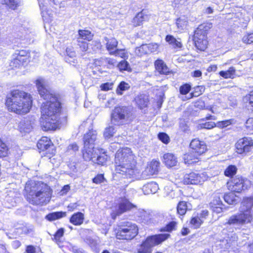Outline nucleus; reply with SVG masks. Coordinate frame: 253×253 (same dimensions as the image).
Segmentation results:
<instances>
[{
  "label": "nucleus",
  "mask_w": 253,
  "mask_h": 253,
  "mask_svg": "<svg viewBox=\"0 0 253 253\" xmlns=\"http://www.w3.org/2000/svg\"><path fill=\"white\" fill-rule=\"evenodd\" d=\"M36 248L33 246H27L26 249V253H36Z\"/></svg>",
  "instance_id": "774afa93"
},
{
  "label": "nucleus",
  "mask_w": 253,
  "mask_h": 253,
  "mask_svg": "<svg viewBox=\"0 0 253 253\" xmlns=\"http://www.w3.org/2000/svg\"><path fill=\"white\" fill-rule=\"evenodd\" d=\"M144 47H147L149 51L151 52H156L157 51L159 45L156 43H151L148 45H143Z\"/></svg>",
  "instance_id": "3c124183"
},
{
  "label": "nucleus",
  "mask_w": 253,
  "mask_h": 253,
  "mask_svg": "<svg viewBox=\"0 0 253 253\" xmlns=\"http://www.w3.org/2000/svg\"><path fill=\"white\" fill-rule=\"evenodd\" d=\"M190 147L192 151L200 155L203 154L206 150V145L204 142L198 139H194L190 143Z\"/></svg>",
  "instance_id": "ddd939ff"
},
{
  "label": "nucleus",
  "mask_w": 253,
  "mask_h": 253,
  "mask_svg": "<svg viewBox=\"0 0 253 253\" xmlns=\"http://www.w3.org/2000/svg\"><path fill=\"white\" fill-rule=\"evenodd\" d=\"M33 124L34 122L29 119H26L22 120L19 125L20 131L26 133L30 132L33 128Z\"/></svg>",
  "instance_id": "412c9836"
},
{
  "label": "nucleus",
  "mask_w": 253,
  "mask_h": 253,
  "mask_svg": "<svg viewBox=\"0 0 253 253\" xmlns=\"http://www.w3.org/2000/svg\"><path fill=\"white\" fill-rule=\"evenodd\" d=\"M28 57L29 56H21L17 55L15 57V61L16 62L19 61V62H21L23 65L24 63L27 62Z\"/></svg>",
  "instance_id": "680f3d73"
},
{
  "label": "nucleus",
  "mask_w": 253,
  "mask_h": 253,
  "mask_svg": "<svg viewBox=\"0 0 253 253\" xmlns=\"http://www.w3.org/2000/svg\"><path fill=\"white\" fill-rule=\"evenodd\" d=\"M8 147L0 138V157L6 156L8 154Z\"/></svg>",
  "instance_id": "58836bf2"
},
{
  "label": "nucleus",
  "mask_w": 253,
  "mask_h": 253,
  "mask_svg": "<svg viewBox=\"0 0 253 253\" xmlns=\"http://www.w3.org/2000/svg\"><path fill=\"white\" fill-rule=\"evenodd\" d=\"M224 199L227 203L230 205L236 204L237 202V197L233 193L225 194L224 196Z\"/></svg>",
  "instance_id": "72a5a7b5"
},
{
  "label": "nucleus",
  "mask_w": 253,
  "mask_h": 253,
  "mask_svg": "<svg viewBox=\"0 0 253 253\" xmlns=\"http://www.w3.org/2000/svg\"><path fill=\"white\" fill-rule=\"evenodd\" d=\"M203 221L199 216H195L192 218L190 224L194 228H198L201 225Z\"/></svg>",
  "instance_id": "4c0bfd02"
},
{
  "label": "nucleus",
  "mask_w": 253,
  "mask_h": 253,
  "mask_svg": "<svg viewBox=\"0 0 253 253\" xmlns=\"http://www.w3.org/2000/svg\"><path fill=\"white\" fill-rule=\"evenodd\" d=\"M155 66L156 69L160 74L168 75L170 72L169 69L162 60H157L155 62Z\"/></svg>",
  "instance_id": "b1692460"
},
{
  "label": "nucleus",
  "mask_w": 253,
  "mask_h": 253,
  "mask_svg": "<svg viewBox=\"0 0 253 253\" xmlns=\"http://www.w3.org/2000/svg\"><path fill=\"white\" fill-rule=\"evenodd\" d=\"M79 34L80 37L78 39L84 41L86 40L90 41L92 40L93 35L88 30H79Z\"/></svg>",
  "instance_id": "c756f323"
},
{
  "label": "nucleus",
  "mask_w": 253,
  "mask_h": 253,
  "mask_svg": "<svg viewBox=\"0 0 253 253\" xmlns=\"http://www.w3.org/2000/svg\"><path fill=\"white\" fill-rule=\"evenodd\" d=\"M115 162L116 172L129 177L135 174L136 162L130 148L118 150L115 155Z\"/></svg>",
  "instance_id": "7ed1b4c3"
},
{
  "label": "nucleus",
  "mask_w": 253,
  "mask_h": 253,
  "mask_svg": "<svg viewBox=\"0 0 253 253\" xmlns=\"http://www.w3.org/2000/svg\"><path fill=\"white\" fill-rule=\"evenodd\" d=\"M66 216V212L63 211L54 212L48 214L46 218L49 221H53Z\"/></svg>",
  "instance_id": "c85d7f7f"
},
{
  "label": "nucleus",
  "mask_w": 253,
  "mask_h": 253,
  "mask_svg": "<svg viewBox=\"0 0 253 253\" xmlns=\"http://www.w3.org/2000/svg\"><path fill=\"white\" fill-rule=\"evenodd\" d=\"M187 210L186 202L181 201L179 202L177 206V211L178 214L180 215H183L185 214Z\"/></svg>",
  "instance_id": "f704fd0d"
},
{
  "label": "nucleus",
  "mask_w": 253,
  "mask_h": 253,
  "mask_svg": "<svg viewBox=\"0 0 253 253\" xmlns=\"http://www.w3.org/2000/svg\"><path fill=\"white\" fill-rule=\"evenodd\" d=\"M39 93L42 97L47 100L41 106V117L40 124L44 131L55 130L61 123L59 118L61 111V103L57 97L50 92L47 88L45 81L39 78L36 81Z\"/></svg>",
  "instance_id": "f257e3e1"
},
{
  "label": "nucleus",
  "mask_w": 253,
  "mask_h": 253,
  "mask_svg": "<svg viewBox=\"0 0 253 253\" xmlns=\"http://www.w3.org/2000/svg\"><path fill=\"white\" fill-rule=\"evenodd\" d=\"M158 138L162 142L165 144L169 143L170 140L168 135L165 132L159 133Z\"/></svg>",
  "instance_id": "49530a36"
},
{
  "label": "nucleus",
  "mask_w": 253,
  "mask_h": 253,
  "mask_svg": "<svg viewBox=\"0 0 253 253\" xmlns=\"http://www.w3.org/2000/svg\"><path fill=\"white\" fill-rule=\"evenodd\" d=\"M207 178V176L204 173H197L192 172L185 174L183 181L187 184H200Z\"/></svg>",
  "instance_id": "9d476101"
},
{
  "label": "nucleus",
  "mask_w": 253,
  "mask_h": 253,
  "mask_svg": "<svg viewBox=\"0 0 253 253\" xmlns=\"http://www.w3.org/2000/svg\"><path fill=\"white\" fill-rule=\"evenodd\" d=\"M107 160V156L105 154H103L101 155H98L97 154V155L95 156L92 162L98 165H103L106 162Z\"/></svg>",
  "instance_id": "c9c22d12"
},
{
  "label": "nucleus",
  "mask_w": 253,
  "mask_h": 253,
  "mask_svg": "<svg viewBox=\"0 0 253 253\" xmlns=\"http://www.w3.org/2000/svg\"><path fill=\"white\" fill-rule=\"evenodd\" d=\"M116 238L119 240H131L138 234L136 224L128 221L121 222L116 230Z\"/></svg>",
  "instance_id": "0eeeda50"
},
{
  "label": "nucleus",
  "mask_w": 253,
  "mask_h": 253,
  "mask_svg": "<svg viewBox=\"0 0 253 253\" xmlns=\"http://www.w3.org/2000/svg\"><path fill=\"white\" fill-rule=\"evenodd\" d=\"M115 132V128L113 126H109L105 129L104 135L105 138H109L113 136Z\"/></svg>",
  "instance_id": "a18cd8bd"
},
{
  "label": "nucleus",
  "mask_w": 253,
  "mask_h": 253,
  "mask_svg": "<svg viewBox=\"0 0 253 253\" xmlns=\"http://www.w3.org/2000/svg\"><path fill=\"white\" fill-rule=\"evenodd\" d=\"M236 148L239 154L249 152L253 148V139L249 137L240 139L236 143Z\"/></svg>",
  "instance_id": "1a4fd4ad"
},
{
  "label": "nucleus",
  "mask_w": 253,
  "mask_h": 253,
  "mask_svg": "<svg viewBox=\"0 0 253 253\" xmlns=\"http://www.w3.org/2000/svg\"><path fill=\"white\" fill-rule=\"evenodd\" d=\"M135 100L137 105L140 109H143L147 107L149 102L148 96L145 94L138 95L135 98Z\"/></svg>",
  "instance_id": "bb28decb"
},
{
  "label": "nucleus",
  "mask_w": 253,
  "mask_h": 253,
  "mask_svg": "<svg viewBox=\"0 0 253 253\" xmlns=\"http://www.w3.org/2000/svg\"><path fill=\"white\" fill-rule=\"evenodd\" d=\"M84 220V215L81 212H78L72 215L70 219V222L75 225H81Z\"/></svg>",
  "instance_id": "a878e982"
},
{
  "label": "nucleus",
  "mask_w": 253,
  "mask_h": 253,
  "mask_svg": "<svg viewBox=\"0 0 253 253\" xmlns=\"http://www.w3.org/2000/svg\"><path fill=\"white\" fill-rule=\"evenodd\" d=\"M200 155L190 150L184 155L183 158L185 164L190 165L198 162L200 159Z\"/></svg>",
  "instance_id": "f3484780"
},
{
  "label": "nucleus",
  "mask_w": 253,
  "mask_h": 253,
  "mask_svg": "<svg viewBox=\"0 0 253 253\" xmlns=\"http://www.w3.org/2000/svg\"><path fill=\"white\" fill-rule=\"evenodd\" d=\"M177 223L175 221H172L167 224L165 227L162 228L160 231L161 232H170L173 230H175Z\"/></svg>",
  "instance_id": "473e14b6"
},
{
  "label": "nucleus",
  "mask_w": 253,
  "mask_h": 253,
  "mask_svg": "<svg viewBox=\"0 0 253 253\" xmlns=\"http://www.w3.org/2000/svg\"><path fill=\"white\" fill-rule=\"evenodd\" d=\"M231 124L230 120H227L222 121H219L216 123V126L219 127H225L229 126Z\"/></svg>",
  "instance_id": "6e6d98bb"
},
{
  "label": "nucleus",
  "mask_w": 253,
  "mask_h": 253,
  "mask_svg": "<svg viewBox=\"0 0 253 253\" xmlns=\"http://www.w3.org/2000/svg\"><path fill=\"white\" fill-rule=\"evenodd\" d=\"M83 139L84 147L93 146L97 139L96 131L93 129L89 130L88 132L84 135Z\"/></svg>",
  "instance_id": "2eb2a0df"
},
{
  "label": "nucleus",
  "mask_w": 253,
  "mask_h": 253,
  "mask_svg": "<svg viewBox=\"0 0 253 253\" xmlns=\"http://www.w3.org/2000/svg\"><path fill=\"white\" fill-rule=\"evenodd\" d=\"M79 150V146L76 143H73L69 145L68 147V150H72L73 152H76Z\"/></svg>",
  "instance_id": "69168bd1"
},
{
  "label": "nucleus",
  "mask_w": 253,
  "mask_h": 253,
  "mask_svg": "<svg viewBox=\"0 0 253 253\" xmlns=\"http://www.w3.org/2000/svg\"><path fill=\"white\" fill-rule=\"evenodd\" d=\"M113 84L112 83H106L101 85L100 87L101 89L105 91H107L111 89L113 87Z\"/></svg>",
  "instance_id": "bf43d9fd"
},
{
  "label": "nucleus",
  "mask_w": 253,
  "mask_h": 253,
  "mask_svg": "<svg viewBox=\"0 0 253 253\" xmlns=\"http://www.w3.org/2000/svg\"><path fill=\"white\" fill-rule=\"evenodd\" d=\"M179 128L181 131L184 132H187L189 131V127L183 120H181L179 123Z\"/></svg>",
  "instance_id": "4d7b16f0"
},
{
  "label": "nucleus",
  "mask_w": 253,
  "mask_h": 253,
  "mask_svg": "<svg viewBox=\"0 0 253 253\" xmlns=\"http://www.w3.org/2000/svg\"><path fill=\"white\" fill-rule=\"evenodd\" d=\"M247 182H248V181L245 180L242 177H236L227 183L228 187L232 191L239 193L244 189V187L247 188L246 186Z\"/></svg>",
  "instance_id": "9b49d317"
},
{
  "label": "nucleus",
  "mask_w": 253,
  "mask_h": 253,
  "mask_svg": "<svg viewBox=\"0 0 253 253\" xmlns=\"http://www.w3.org/2000/svg\"><path fill=\"white\" fill-rule=\"evenodd\" d=\"M158 184L154 182H151L144 185L142 188L143 192L145 195L155 193L158 190Z\"/></svg>",
  "instance_id": "4be33fe9"
},
{
  "label": "nucleus",
  "mask_w": 253,
  "mask_h": 253,
  "mask_svg": "<svg viewBox=\"0 0 253 253\" xmlns=\"http://www.w3.org/2000/svg\"><path fill=\"white\" fill-rule=\"evenodd\" d=\"M37 147L41 151L47 150L50 147H52L51 145L50 140L47 137H42L37 143Z\"/></svg>",
  "instance_id": "393cba45"
},
{
  "label": "nucleus",
  "mask_w": 253,
  "mask_h": 253,
  "mask_svg": "<svg viewBox=\"0 0 253 253\" xmlns=\"http://www.w3.org/2000/svg\"><path fill=\"white\" fill-rule=\"evenodd\" d=\"M188 23L187 17L182 16L177 19L176 23L178 29L183 30L187 27Z\"/></svg>",
  "instance_id": "7c9ffc66"
},
{
  "label": "nucleus",
  "mask_w": 253,
  "mask_h": 253,
  "mask_svg": "<svg viewBox=\"0 0 253 253\" xmlns=\"http://www.w3.org/2000/svg\"><path fill=\"white\" fill-rule=\"evenodd\" d=\"M5 104L9 111L23 114L29 112L32 106V99L27 93L15 90L11 92V97L7 98Z\"/></svg>",
  "instance_id": "20e7f679"
},
{
  "label": "nucleus",
  "mask_w": 253,
  "mask_h": 253,
  "mask_svg": "<svg viewBox=\"0 0 253 253\" xmlns=\"http://www.w3.org/2000/svg\"><path fill=\"white\" fill-rule=\"evenodd\" d=\"M191 86L190 85L188 84H185L180 86L179 91L181 94H186L189 92Z\"/></svg>",
  "instance_id": "864d4df0"
},
{
  "label": "nucleus",
  "mask_w": 253,
  "mask_h": 253,
  "mask_svg": "<svg viewBox=\"0 0 253 253\" xmlns=\"http://www.w3.org/2000/svg\"><path fill=\"white\" fill-rule=\"evenodd\" d=\"M111 54L115 55L116 56H119L122 58H124L126 56L124 49H116L113 51V53H111Z\"/></svg>",
  "instance_id": "13d9d810"
},
{
  "label": "nucleus",
  "mask_w": 253,
  "mask_h": 253,
  "mask_svg": "<svg viewBox=\"0 0 253 253\" xmlns=\"http://www.w3.org/2000/svg\"><path fill=\"white\" fill-rule=\"evenodd\" d=\"M103 42H105L106 49L110 54L113 53V51L116 49L118 43L117 40L113 37H105L103 39Z\"/></svg>",
  "instance_id": "6ab92c4d"
},
{
  "label": "nucleus",
  "mask_w": 253,
  "mask_h": 253,
  "mask_svg": "<svg viewBox=\"0 0 253 253\" xmlns=\"http://www.w3.org/2000/svg\"><path fill=\"white\" fill-rule=\"evenodd\" d=\"M26 199L33 205L43 206L50 201L52 190L46 184L42 182L27 183L25 187Z\"/></svg>",
  "instance_id": "f03ea898"
},
{
  "label": "nucleus",
  "mask_w": 253,
  "mask_h": 253,
  "mask_svg": "<svg viewBox=\"0 0 253 253\" xmlns=\"http://www.w3.org/2000/svg\"><path fill=\"white\" fill-rule=\"evenodd\" d=\"M253 206V197L243 199L239 212L231 216L227 222L229 225H243L251 222L252 219L251 209Z\"/></svg>",
  "instance_id": "39448f33"
},
{
  "label": "nucleus",
  "mask_w": 253,
  "mask_h": 253,
  "mask_svg": "<svg viewBox=\"0 0 253 253\" xmlns=\"http://www.w3.org/2000/svg\"><path fill=\"white\" fill-rule=\"evenodd\" d=\"M212 27L210 23H205L200 25L195 31L194 41L196 47L201 50H205L207 47L208 42L207 34Z\"/></svg>",
  "instance_id": "423d86ee"
},
{
  "label": "nucleus",
  "mask_w": 253,
  "mask_h": 253,
  "mask_svg": "<svg viewBox=\"0 0 253 253\" xmlns=\"http://www.w3.org/2000/svg\"><path fill=\"white\" fill-rule=\"evenodd\" d=\"M160 163L157 161H152L149 166L142 172V176L147 178V176L156 174L159 170Z\"/></svg>",
  "instance_id": "4468645a"
},
{
  "label": "nucleus",
  "mask_w": 253,
  "mask_h": 253,
  "mask_svg": "<svg viewBox=\"0 0 253 253\" xmlns=\"http://www.w3.org/2000/svg\"><path fill=\"white\" fill-rule=\"evenodd\" d=\"M166 41L170 44L172 45L174 48H180L182 46L181 42L176 40L172 36H167L166 37Z\"/></svg>",
  "instance_id": "2f4dec72"
},
{
  "label": "nucleus",
  "mask_w": 253,
  "mask_h": 253,
  "mask_svg": "<svg viewBox=\"0 0 253 253\" xmlns=\"http://www.w3.org/2000/svg\"><path fill=\"white\" fill-rule=\"evenodd\" d=\"M0 3L8 9L15 10L23 4L22 0H0Z\"/></svg>",
  "instance_id": "a211bd4d"
},
{
  "label": "nucleus",
  "mask_w": 253,
  "mask_h": 253,
  "mask_svg": "<svg viewBox=\"0 0 253 253\" xmlns=\"http://www.w3.org/2000/svg\"><path fill=\"white\" fill-rule=\"evenodd\" d=\"M105 180V178L104 177L103 174H97L94 178L92 179V181L93 183L95 184H100Z\"/></svg>",
  "instance_id": "5fc2aeb1"
},
{
  "label": "nucleus",
  "mask_w": 253,
  "mask_h": 253,
  "mask_svg": "<svg viewBox=\"0 0 253 253\" xmlns=\"http://www.w3.org/2000/svg\"><path fill=\"white\" fill-rule=\"evenodd\" d=\"M243 42L247 44L253 42V33L245 35L243 38Z\"/></svg>",
  "instance_id": "603ef678"
},
{
  "label": "nucleus",
  "mask_w": 253,
  "mask_h": 253,
  "mask_svg": "<svg viewBox=\"0 0 253 253\" xmlns=\"http://www.w3.org/2000/svg\"><path fill=\"white\" fill-rule=\"evenodd\" d=\"M71 251L73 253H85L82 249L79 248L76 246H73L71 248Z\"/></svg>",
  "instance_id": "338daca9"
},
{
  "label": "nucleus",
  "mask_w": 253,
  "mask_h": 253,
  "mask_svg": "<svg viewBox=\"0 0 253 253\" xmlns=\"http://www.w3.org/2000/svg\"><path fill=\"white\" fill-rule=\"evenodd\" d=\"M78 44L80 46L81 49L83 51H87L88 45V43L84 42V41L81 40L80 39H78Z\"/></svg>",
  "instance_id": "8fccbe9b"
},
{
  "label": "nucleus",
  "mask_w": 253,
  "mask_h": 253,
  "mask_svg": "<svg viewBox=\"0 0 253 253\" xmlns=\"http://www.w3.org/2000/svg\"><path fill=\"white\" fill-rule=\"evenodd\" d=\"M130 117V111L126 107H116L111 114V121L116 125H122L127 122Z\"/></svg>",
  "instance_id": "6e6552de"
},
{
  "label": "nucleus",
  "mask_w": 253,
  "mask_h": 253,
  "mask_svg": "<svg viewBox=\"0 0 253 253\" xmlns=\"http://www.w3.org/2000/svg\"><path fill=\"white\" fill-rule=\"evenodd\" d=\"M216 126V124L213 122H209L200 125L201 128L211 129Z\"/></svg>",
  "instance_id": "09e8293b"
},
{
  "label": "nucleus",
  "mask_w": 253,
  "mask_h": 253,
  "mask_svg": "<svg viewBox=\"0 0 253 253\" xmlns=\"http://www.w3.org/2000/svg\"><path fill=\"white\" fill-rule=\"evenodd\" d=\"M118 68L120 71H127L128 70L129 64L128 63L125 61L122 60L117 65Z\"/></svg>",
  "instance_id": "de8ad7c7"
},
{
  "label": "nucleus",
  "mask_w": 253,
  "mask_h": 253,
  "mask_svg": "<svg viewBox=\"0 0 253 253\" xmlns=\"http://www.w3.org/2000/svg\"><path fill=\"white\" fill-rule=\"evenodd\" d=\"M151 249L152 248L150 247L145 244V242H144L139 248L138 252V253H151L152 251Z\"/></svg>",
  "instance_id": "79ce46f5"
},
{
  "label": "nucleus",
  "mask_w": 253,
  "mask_h": 253,
  "mask_svg": "<svg viewBox=\"0 0 253 253\" xmlns=\"http://www.w3.org/2000/svg\"><path fill=\"white\" fill-rule=\"evenodd\" d=\"M169 236L170 234H160L147 237L144 242L152 248L153 247L161 244Z\"/></svg>",
  "instance_id": "f8f14e48"
},
{
  "label": "nucleus",
  "mask_w": 253,
  "mask_h": 253,
  "mask_svg": "<svg viewBox=\"0 0 253 253\" xmlns=\"http://www.w3.org/2000/svg\"><path fill=\"white\" fill-rule=\"evenodd\" d=\"M235 69L233 67H230L228 70L226 71H221L219 73L220 75L225 78H233L235 74Z\"/></svg>",
  "instance_id": "e433bc0d"
},
{
  "label": "nucleus",
  "mask_w": 253,
  "mask_h": 253,
  "mask_svg": "<svg viewBox=\"0 0 253 253\" xmlns=\"http://www.w3.org/2000/svg\"><path fill=\"white\" fill-rule=\"evenodd\" d=\"M237 171V168L235 166H229L228 168L225 169L224 171V174L226 176H232L233 175L235 174Z\"/></svg>",
  "instance_id": "a19ab883"
},
{
  "label": "nucleus",
  "mask_w": 253,
  "mask_h": 253,
  "mask_svg": "<svg viewBox=\"0 0 253 253\" xmlns=\"http://www.w3.org/2000/svg\"><path fill=\"white\" fill-rule=\"evenodd\" d=\"M147 18V15L143 12V10L139 12L133 18L132 22L134 26H138L142 24L143 21Z\"/></svg>",
  "instance_id": "cd10ccee"
},
{
  "label": "nucleus",
  "mask_w": 253,
  "mask_h": 253,
  "mask_svg": "<svg viewBox=\"0 0 253 253\" xmlns=\"http://www.w3.org/2000/svg\"><path fill=\"white\" fill-rule=\"evenodd\" d=\"M133 207V205L126 200H123L119 205V208L117 210L116 215H119L121 214L130 210Z\"/></svg>",
  "instance_id": "aec40b11"
},
{
  "label": "nucleus",
  "mask_w": 253,
  "mask_h": 253,
  "mask_svg": "<svg viewBox=\"0 0 253 253\" xmlns=\"http://www.w3.org/2000/svg\"><path fill=\"white\" fill-rule=\"evenodd\" d=\"M164 163L168 167H172L177 163V158L172 153H167L164 155Z\"/></svg>",
  "instance_id": "5701e85b"
},
{
  "label": "nucleus",
  "mask_w": 253,
  "mask_h": 253,
  "mask_svg": "<svg viewBox=\"0 0 253 253\" xmlns=\"http://www.w3.org/2000/svg\"><path fill=\"white\" fill-rule=\"evenodd\" d=\"M243 101L253 108V90L243 98Z\"/></svg>",
  "instance_id": "37998d69"
},
{
  "label": "nucleus",
  "mask_w": 253,
  "mask_h": 253,
  "mask_svg": "<svg viewBox=\"0 0 253 253\" xmlns=\"http://www.w3.org/2000/svg\"><path fill=\"white\" fill-rule=\"evenodd\" d=\"M64 230L63 228H60L57 231L54 235V238L56 240H59L61 237L63 236Z\"/></svg>",
  "instance_id": "e2e57ef3"
},
{
  "label": "nucleus",
  "mask_w": 253,
  "mask_h": 253,
  "mask_svg": "<svg viewBox=\"0 0 253 253\" xmlns=\"http://www.w3.org/2000/svg\"><path fill=\"white\" fill-rule=\"evenodd\" d=\"M70 189V187L69 185H65L60 192V195H64L66 194Z\"/></svg>",
  "instance_id": "0e129e2a"
},
{
  "label": "nucleus",
  "mask_w": 253,
  "mask_h": 253,
  "mask_svg": "<svg viewBox=\"0 0 253 253\" xmlns=\"http://www.w3.org/2000/svg\"><path fill=\"white\" fill-rule=\"evenodd\" d=\"M246 127L249 131L253 130V118L247 120L246 123Z\"/></svg>",
  "instance_id": "052dcab7"
},
{
  "label": "nucleus",
  "mask_w": 253,
  "mask_h": 253,
  "mask_svg": "<svg viewBox=\"0 0 253 253\" xmlns=\"http://www.w3.org/2000/svg\"><path fill=\"white\" fill-rule=\"evenodd\" d=\"M96 151L93 146H88V147H84L83 150V156L85 161L93 162L95 156L97 155Z\"/></svg>",
  "instance_id": "dca6fc26"
},
{
  "label": "nucleus",
  "mask_w": 253,
  "mask_h": 253,
  "mask_svg": "<svg viewBox=\"0 0 253 253\" xmlns=\"http://www.w3.org/2000/svg\"><path fill=\"white\" fill-rule=\"evenodd\" d=\"M129 85L127 83H126L125 82H122L120 83L119 85L118 86L117 89V93L118 94H122L121 91H125L127 90L129 88Z\"/></svg>",
  "instance_id": "ea45409f"
},
{
  "label": "nucleus",
  "mask_w": 253,
  "mask_h": 253,
  "mask_svg": "<svg viewBox=\"0 0 253 253\" xmlns=\"http://www.w3.org/2000/svg\"><path fill=\"white\" fill-rule=\"evenodd\" d=\"M90 46L91 48L93 50V51L96 52L101 49L102 47V44L99 41H93L90 44Z\"/></svg>",
  "instance_id": "c03bdc74"
}]
</instances>
